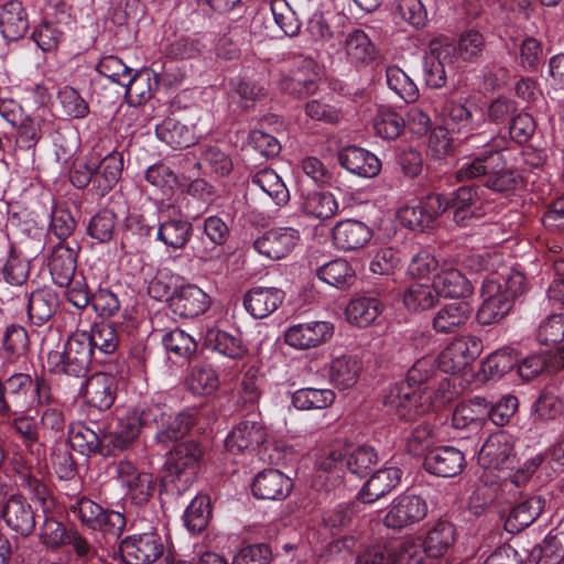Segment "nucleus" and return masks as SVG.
<instances>
[{
  "instance_id": "64",
  "label": "nucleus",
  "mask_w": 564,
  "mask_h": 564,
  "mask_svg": "<svg viewBox=\"0 0 564 564\" xmlns=\"http://www.w3.org/2000/svg\"><path fill=\"white\" fill-rule=\"evenodd\" d=\"M31 341L28 330L17 324L7 327L3 336V348L10 356L24 357L30 351Z\"/></svg>"
},
{
  "instance_id": "17",
  "label": "nucleus",
  "mask_w": 564,
  "mask_h": 564,
  "mask_svg": "<svg viewBox=\"0 0 564 564\" xmlns=\"http://www.w3.org/2000/svg\"><path fill=\"white\" fill-rule=\"evenodd\" d=\"M334 334V325L326 321H312L290 326L284 333V341L300 350L318 347Z\"/></svg>"
},
{
  "instance_id": "1",
  "label": "nucleus",
  "mask_w": 564,
  "mask_h": 564,
  "mask_svg": "<svg viewBox=\"0 0 564 564\" xmlns=\"http://www.w3.org/2000/svg\"><path fill=\"white\" fill-rule=\"evenodd\" d=\"M465 141L474 145L481 143V149L458 167L456 178L459 182L481 178L486 188L499 194H509L518 187L522 178L517 171L508 167L502 148L496 139L488 140L481 133H469Z\"/></svg>"
},
{
  "instance_id": "52",
  "label": "nucleus",
  "mask_w": 564,
  "mask_h": 564,
  "mask_svg": "<svg viewBox=\"0 0 564 564\" xmlns=\"http://www.w3.org/2000/svg\"><path fill=\"white\" fill-rule=\"evenodd\" d=\"M212 517L210 499L207 496H196L185 510L184 523L194 534L203 532Z\"/></svg>"
},
{
  "instance_id": "4",
  "label": "nucleus",
  "mask_w": 564,
  "mask_h": 564,
  "mask_svg": "<svg viewBox=\"0 0 564 564\" xmlns=\"http://www.w3.org/2000/svg\"><path fill=\"white\" fill-rule=\"evenodd\" d=\"M94 360L96 355L88 344L86 330H82L68 337L63 350L47 352L46 367L52 375L69 377L79 382L86 378Z\"/></svg>"
},
{
  "instance_id": "51",
  "label": "nucleus",
  "mask_w": 564,
  "mask_h": 564,
  "mask_svg": "<svg viewBox=\"0 0 564 564\" xmlns=\"http://www.w3.org/2000/svg\"><path fill=\"white\" fill-rule=\"evenodd\" d=\"M359 505L357 502L339 503L323 516L325 527L330 530H350L358 521Z\"/></svg>"
},
{
  "instance_id": "60",
  "label": "nucleus",
  "mask_w": 564,
  "mask_h": 564,
  "mask_svg": "<svg viewBox=\"0 0 564 564\" xmlns=\"http://www.w3.org/2000/svg\"><path fill=\"white\" fill-rule=\"evenodd\" d=\"M392 564H424L426 551L422 543L402 540L390 544Z\"/></svg>"
},
{
  "instance_id": "59",
  "label": "nucleus",
  "mask_w": 564,
  "mask_h": 564,
  "mask_svg": "<svg viewBox=\"0 0 564 564\" xmlns=\"http://www.w3.org/2000/svg\"><path fill=\"white\" fill-rule=\"evenodd\" d=\"M57 99L62 115L70 119H83L89 113L88 102L73 87L65 86L59 89Z\"/></svg>"
},
{
  "instance_id": "22",
  "label": "nucleus",
  "mask_w": 564,
  "mask_h": 564,
  "mask_svg": "<svg viewBox=\"0 0 564 564\" xmlns=\"http://www.w3.org/2000/svg\"><path fill=\"white\" fill-rule=\"evenodd\" d=\"M252 494L261 500H283L293 489V481L282 471L268 468L259 471L251 485Z\"/></svg>"
},
{
  "instance_id": "54",
  "label": "nucleus",
  "mask_w": 564,
  "mask_h": 564,
  "mask_svg": "<svg viewBox=\"0 0 564 564\" xmlns=\"http://www.w3.org/2000/svg\"><path fill=\"white\" fill-rule=\"evenodd\" d=\"M377 451L369 445H360L349 454L346 452V468L355 476H368L378 464Z\"/></svg>"
},
{
  "instance_id": "42",
  "label": "nucleus",
  "mask_w": 564,
  "mask_h": 564,
  "mask_svg": "<svg viewBox=\"0 0 564 564\" xmlns=\"http://www.w3.org/2000/svg\"><path fill=\"white\" fill-rule=\"evenodd\" d=\"M192 235V223L181 217L160 223L156 230V239L173 250L183 249Z\"/></svg>"
},
{
  "instance_id": "31",
  "label": "nucleus",
  "mask_w": 564,
  "mask_h": 564,
  "mask_svg": "<svg viewBox=\"0 0 564 564\" xmlns=\"http://www.w3.org/2000/svg\"><path fill=\"white\" fill-rule=\"evenodd\" d=\"M471 311L469 303L466 301L445 304L433 317V329L440 334L456 333L467 323Z\"/></svg>"
},
{
  "instance_id": "41",
  "label": "nucleus",
  "mask_w": 564,
  "mask_h": 564,
  "mask_svg": "<svg viewBox=\"0 0 564 564\" xmlns=\"http://www.w3.org/2000/svg\"><path fill=\"white\" fill-rule=\"evenodd\" d=\"M433 288L438 296L466 297L473 293L470 281L458 270H443L434 276Z\"/></svg>"
},
{
  "instance_id": "21",
  "label": "nucleus",
  "mask_w": 564,
  "mask_h": 564,
  "mask_svg": "<svg viewBox=\"0 0 564 564\" xmlns=\"http://www.w3.org/2000/svg\"><path fill=\"white\" fill-rule=\"evenodd\" d=\"M424 468L438 477H455L466 466L465 455L453 446H438L430 449L424 457Z\"/></svg>"
},
{
  "instance_id": "45",
  "label": "nucleus",
  "mask_w": 564,
  "mask_h": 564,
  "mask_svg": "<svg viewBox=\"0 0 564 564\" xmlns=\"http://www.w3.org/2000/svg\"><path fill=\"white\" fill-rule=\"evenodd\" d=\"M156 137L172 149L188 148L195 141L194 132L174 118H166L155 128Z\"/></svg>"
},
{
  "instance_id": "43",
  "label": "nucleus",
  "mask_w": 564,
  "mask_h": 564,
  "mask_svg": "<svg viewBox=\"0 0 564 564\" xmlns=\"http://www.w3.org/2000/svg\"><path fill=\"white\" fill-rule=\"evenodd\" d=\"M316 276L324 283L338 290L349 289L356 281V273L345 259H335L318 267Z\"/></svg>"
},
{
  "instance_id": "62",
  "label": "nucleus",
  "mask_w": 564,
  "mask_h": 564,
  "mask_svg": "<svg viewBox=\"0 0 564 564\" xmlns=\"http://www.w3.org/2000/svg\"><path fill=\"white\" fill-rule=\"evenodd\" d=\"M271 11L275 23L288 36H295L301 29V21L285 0H271Z\"/></svg>"
},
{
  "instance_id": "10",
  "label": "nucleus",
  "mask_w": 564,
  "mask_h": 564,
  "mask_svg": "<svg viewBox=\"0 0 564 564\" xmlns=\"http://www.w3.org/2000/svg\"><path fill=\"white\" fill-rule=\"evenodd\" d=\"M427 509V503L421 496L403 494L392 500L383 523L387 528L402 530L422 521Z\"/></svg>"
},
{
  "instance_id": "32",
  "label": "nucleus",
  "mask_w": 564,
  "mask_h": 564,
  "mask_svg": "<svg viewBox=\"0 0 564 564\" xmlns=\"http://www.w3.org/2000/svg\"><path fill=\"white\" fill-rule=\"evenodd\" d=\"M344 36L343 45L351 64L364 67L376 59L377 48L365 31L354 29Z\"/></svg>"
},
{
  "instance_id": "61",
  "label": "nucleus",
  "mask_w": 564,
  "mask_h": 564,
  "mask_svg": "<svg viewBox=\"0 0 564 564\" xmlns=\"http://www.w3.org/2000/svg\"><path fill=\"white\" fill-rule=\"evenodd\" d=\"M438 295L433 284H412L403 294V303L411 311L427 310L435 305Z\"/></svg>"
},
{
  "instance_id": "18",
  "label": "nucleus",
  "mask_w": 564,
  "mask_h": 564,
  "mask_svg": "<svg viewBox=\"0 0 564 564\" xmlns=\"http://www.w3.org/2000/svg\"><path fill=\"white\" fill-rule=\"evenodd\" d=\"M264 424L256 416L240 421L227 435L225 447L232 454H241L257 449L267 441Z\"/></svg>"
},
{
  "instance_id": "20",
  "label": "nucleus",
  "mask_w": 564,
  "mask_h": 564,
  "mask_svg": "<svg viewBox=\"0 0 564 564\" xmlns=\"http://www.w3.org/2000/svg\"><path fill=\"white\" fill-rule=\"evenodd\" d=\"M169 301L173 313L184 318L197 317L204 314L210 305L209 296L194 284L176 288Z\"/></svg>"
},
{
  "instance_id": "58",
  "label": "nucleus",
  "mask_w": 564,
  "mask_h": 564,
  "mask_svg": "<svg viewBox=\"0 0 564 564\" xmlns=\"http://www.w3.org/2000/svg\"><path fill=\"white\" fill-rule=\"evenodd\" d=\"M404 127V118L392 109L380 110L373 121V129L377 135L387 140H394L400 137Z\"/></svg>"
},
{
  "instance_id": "57",
  "label": "nucleus",
  "mask_w": 564,
  "mask_h": 564,
  "mask_svg": "<svg viewBox=\"0 0 564 564\" xmlns=\"http://www.w3.org/2000/svg\"><path fill=\"white\" fill-rule=\"evenodd\" d=\"M518 357L510 348H502L490 354L481 364V371L489 378H500L517 367Z\"/></svg>"
},
{
  "instance_id": "48",
  "label": "nucleus",
  "mask_w": 564,
  "mask_h": 564,
  "mask_svg": "<svg viewBox=\"0 0 564 564\" xmlns=\"http://www.w3.org/2000/svg\"><path fill=\"white\" fill-rule=\"evenodd\" d=\"M253 185L271 197L278 205H284L290 199V193L282 178L272 169H262L251 177Z\"/></svg>"
},
{
  "instance_id": "46",
  "label": "nucleus",
  "mask_w": 564,
  "mask_h": 564,
  "mask_svg": "<svg viewBox=\"0 0 564 564\" xmlns=\"http://www.w3.org/2000/svg\"><path fill=\"white\" fill-rule=\"evenodd\" d=\"M382 304L376 297H358L351 300L346 307V318L358 327L371 325L382 312Z\"/></svg>"
},
{
  "instance_id": "29",
  "label": "nucleus",
  "mask_w": 564,
  "mask_h": 564,
  "mask_svg": "<svg viewBox=\"0 0 564 564\" xmlns=\"http://www.w3.org/2000/svg\"><path fill=\"white\" fill-rule=\"evenodd\" d=\"M332 236L338 249L352 251L362 248L371 239L372 231L362 221L345 219L334 226Z\"/></svg>"
},
{
  "instance_id": "40",
  "label": "nucleus",
  "mask_w": 564,
  "mask_h": 564,
  "mask_svg": "<svg viewBox=\"0 0 564 564\" xmlns=\"http://www.w3.org/2000/svg\"><path fill=\"white\" fill-rule=\"evenodd\" d=\"M361 370V362L351 355L335 357L328 365L330 382L338 389H349L356 384Z\"/></svg>"
},
{
  "instance_id": "27",
  "label": "nucleus",
  "mask_w": 564,
  "mask_h": 564,
  "mask_svg": "<svg viewBox=\"0 0 564 564\" xmlns=\"http://www.w3.org/2000/svg\"><path fill=\"white\" fill-rule=\"evenodd\" d=\"M402 470L398 467H386L373 473L357 495L362 503H372L393 490L401 480Z\"/></svg>"
},
{
  "instance_id": "3",
  "label": "nucleus",
  "mask_w": 564,
  "mask_h": 564,
  "mask_svg": "<svg viewBox=\"0 0 564 564\" xmlns=\"http://www.w3.org/2000/svg\"><path fill=\"white\" fill-rule=\"evenodd\" d=\"M205 453L206 447L197 440L176 443L167 454L161 485L176 494L188 490L197 478Z\"/></svg>"
},
{
  "instance_id": "6",
  "label": "nucleus",
  "mask_w": 564,
  "mask_h": 564,
  "mask_svg": "<svg viewBox=\"0 0 564 564\" xmlns=\"http://www.w3.org/2000/svg\"><path fill=\"white\" fill-rule=\"evenodd\" d=\"M383 404L399 419L412 421L431 406V393L420 392L403 381L389 387L383 394Z\"/></svg>"
},
{
  "instance_id": "34",
  "label": "nucleus",
  "mask_w": 564,
  "mask_h": 564,
  "mask_svg": "<svg viewBox=\"0 0 564 564\" xmlns=\"http://www.w3.org/2000/svg\"><path fill=\"white\" fill-rule=\"evenodd\" d=\"M29 30L24 7L18 0L7 2L0 10V32L8 41H17Z\"/></svg>"
},
{
  "instance_id": "55",
  "label": "nucleus",
  "mask_w": 564,
  "mask_h": 564,
  "mask_svg": "<svg viewBox=\"0 0 564 564\" xmlns=\"http://www.w3.org/2000/svg\"><path fill=\"white\" fill-rule=\"evenodd\" d=\"M197 150L202 166L209 167L219 176H227L231 173L234 169L232 160L218 144H200Z\"/></svg>"
},
{
  "instance_id": "44",
  "label": "nucleus",
  "mask_w": 564,
  "mask_h": 564,
  "mask_svg": "<svg viewBox=\"0 0 564 564\" xmlns=\"http://www.w3.org/2000/svg\"><path fill=\"white\" fill-rule=\"evenodd\" d=\"M454 541V525L449 521L438 520L429 529L422 545L427 556L437 558L447 552Z\"/></svg>"
},
{
  "instance_id": "9",
  "label": "nucleus",
  "mask_w": 564,
  "mask_h": 564,
  "mask_svg": "<svg viewBox=\"0 0 564 564\" xmlns=\"http://www.w3.org/2000/svg\"><path fill=\"white\" fill-rule=\"evenodd\" d=\"M481 297L482 303L477 311L476 319L484 326L499 323L513 305L510 296L503 293L501 281L494 276L484 280Z\"/></svg>"
},
{
  "instance_id": "56",
  "label": "nucleus",
  "mask_w": 564,
  "mask_h": 564,
  "mask_svg": "<svg viewBox=\"0 0 564 564\" xmlns=\"http://www.w3.org/2000/svg\"><path fill=\"white\" fill-rule=\"evenodd\" d=\"M386 80L388 87L393 90L405 102H413L419 97V89L413 80L398 66L391 65L386 68Z\"/></svg>"
},
{
  "instance_id": "30",
  "label": "nucleus",
  "mask_w": 564,
  "mask_h": 564,
  "mask_svg": "<svg viewBox=\"0 0 564 564\" xmlns=\"http://www.w3.org/2000/svg\"><path fill=\"white\" fill-rule=\"evenodd\" d=\"M105 429L98 427V431L84 424H70L68 430V438L70 447L77 453L90 457L97 453L104 454L107 440L104 438Z\"/></svg>"
},
{
  "instance_id": "37",
  "label": "nucleus",
  "mask_w": 564,
  "mask_h": 564,
  "mask_svg": "<svg viewBox=\"0 0 564 564\" xmlns=\"http://www.w3.org/2000/svg\"><path fill=\"white\" fill-rule=\"evenodd\" d=\"M517 368L520 377L530 381L539 376L558 371L562 368V361L551 351H541L522 359L518 358Z\"/></svg>"
},
{
  "instance_id": "8",
  "label": "nucleus",
  "mask_w": 564,
  "mask_h": 564,
  "mask_svg": "<svg viewBox=\"0 0 564 564\" xmlns=\"http://www.w3.org/2000/svg\"><path fill=\"white\" fill-rule=\"evenodd\" d=\"M456 63V47L449 43L432 42L423 59V76L426 86L440 89L446 85Z\"/></svg>"
},
{
  "instance_id": "14",
  "label": "nucleus",
  "mask_w": 564,
  "mask_h": 564,
  "mask_svg": "<svg viewBox=\"0 0 564 564\" xmlns=\"http://www.w3.org/2000/svg\"><path fill=\"white\" fill-rule=\"evenodd\" d=\"M163 551L162 539L152 532L127 536L119 545L121 558L126 564H152Z\"/></svg>"
},
{
  "instance_id": "7",
  "label": "nucleus",
  "mask_w": 564,
  "mask_h": 564,
  "mask_svg": "<svg viewBox=\"0 0 564 564\" xmlns=\"http://www.w3.org/2000/svg\"><path fill=\"white\" fill-rule=\"evenodd\" d=\"M145 406L129 409L117 414L113 423L104 431L107 446L127 449L140 435L141 429L149 426Z\"/></svg>"
},
{
  "instance_id": "13",
  "label": "nucleus",
  "mask_w": 564,
  "mask_h": 564,
  "mask_svg": "<svg viewBox=\"0 0 564 564\" xmlns=\"http://www.w3.org/2000/svg\"><path fill=\"white\" fill-rule=\"evenodd\" d=\"M482 351V341L470 335L455 339L438 357V367L443 372L456 373L467 368Z\"/></svg>"
},
{
  "instance_id": "2",
  "label": "nucleus",
  "mask_w": 564,
  "mask_h": 564,
  "mask_svg": "<svg viewBox=\"0 0 564 564\" xmlns=\"http://www.w3.org/2000/svg\"><path fill=\"white\" fill-rule=\"evenodd\" d=\"M52 392L48 382L25 372H14L4 380L0 379V419L25 413L34 403L48 404Z\"/></svg>"
},
{
  "instance_id": "11",
  "label": "nucleus",
  "mask_w": 564,
  "mask_h": 564,
  "mask_svg": "<svg viewBox=\"0 0 564 564\" xmlns=\"http://www.w3.org/2000/svg\"><path fill=\"white\" fill-rule=\"evenodd\" d=\"M171 70L172 68L170 67L163 74H159L154 69H142L134 74L130 73L123 84L126 96L137 104L150 100L160 80H163L166 85L177 84L183 80V73L172 74Z\"/></svg>"
},
{
  "instance_id": "26",
  "label": "nucleus",
  "mask_w": 564,
  "mask_h": 564,
  "mask_svg": "<svg viewBox=\"0 0 564 564\" xmlns=\"http://www.w3.org/2000/svg\"><path fill=\"white\" fill-rule=\"evenodd\" d=\"M79 246L70 247L67 242H58L51 251L48 269L54 283L58 286L69 283L70 278L77 275V251Z\"/></svg>"
},
{
  "instance_id": "47",
  "label": "nucleus",
  "mask_w": 564,
  "mask_h": 564,
  "mask_svg": "<svg viewBox=\"0 0 564 564\" xmlns=\"http://www.w3.org/2000/svg\"><path fill=\"white\" fill-rule=\"evenodd\" d=\"M279 87L293 97L305 98L317 90V82L308 69H295L280 79Z\"/></svg>"
},
{
  "instance_id": "12",
  "label": "nucleus",
  "mask_w": 564,
  "mask_h": 564,
  "mask_svg": "<svg viewBox=\"0 0 564 564\" xmlns=\"http://www.w3.org/2000/svg\"><path fill=\"white\" fill-rule=\"evenodd\" d=\"M116 475L128 490L132 503L144 506L156 489V479L152 474L140 471L131 462L119 460L116 464Z\"/></svg>"
},
{
  "instance_id": "24",
  "label": "nucleus",
  "mask_w": 564,
  "mask_h": 564,
  "mask_svg": "<svg viewBox=\"0 0 564 564\" xmlns=\"http://www.w3.org/2000/svg\"><path fill=\"white\" fill-rule=\"evenodd\" d=\"M284 291L273 286H253L243 295V306L254 318H264L283 303Z\"/></svg>"
},
{
  "instance_id": "33",
  "label": "nucleus",
  "mask_w": 564,
  "mask_h": 564,
  "mask_svg": "<svg viewBox=\"0 0 564 564\" xmlns=\"http://www.w3.org/2000/svg\"><path fill=\"white\" fill-rule=\"evenodd\" d=\"M544 500L540 496H531L520 500L510 510L505 520V529L517 533L528 528L541 514Z\"/></svg>"
},
{
  "instance_id": "28",
  "label": "nucleus",
  "mask_w": 564,
  "mask_h": 564,
  "mask_svg": "<svg viewBox=\"0 0 564 564\" xmlns=\"http://www.w3.org/2000/svg\"><path fill=\"white\" fill-rule=\"evenodd\" d=\"M122 169L123 160L118 152L107 154L98 163L94 161V177L90 191L98 197H104L120 180Z\"/></svg>"
},
{
  "instance_id": "19",
  "label": "nucleus",
  "mask_w": 564,
  "mask_h": 564,
  "mask_svg": "<svg viewBox=\"0 0 564 564\" xmlns=\"http://www.w3.org/2000/svg\"><path fill=\"white\" fill-rule=\"evenodd\" d=\"M6 524L21 536H29L35 530V510L26 497L12 494L1 510Z\"/></svg>"
},
{
  "instance_id": "39",
  "label": "nucleus",
  "mask_w": 564,
  "mask_h": 564,
  "mask_svg": "<svg viewBox=\"0 0 564 564\" xmlns=\"http://www.w3.org/2000/svg\"><path fill=\"white\" fill-rule=\"evenodd\" d=\"M88 344L96 355V362H104V357L116 352L119 345V337L116 328L110 323H97L89 332H86Z\"/></svg>"
},
{
  "instance_id": "63",
  "label": "nucleus",
  "mask_w": 564,
  "mask_h": 564,
  "mask_svg": "<svg viewBox=\"0 0 564 564\" xmlns=\"http://www.w3.org/2000/svg\"><path fill=\"white\" fill-rule=\"evenodd\" d=\"M117 225V215L110 209H102L89 221L88 235L99 242H107L112 239Z\"/></svg>"
},
{
  "instance_id": "50",
  "label": "nucleus",
  "mask_w": 564,
  "mask_h": 564,
  "mask_svg": "<svg viewBox=\"0 0 564 564\" xmlns=\"http://www.w3.org/2000/svg\"><path fill=\"white\" fill-rule=\"evenodd\" d=\"M301 208L307 216L328 219L337 213L338 204L330 193L310 192L304 196Z\"/></svg>"
},
{
  "instance_id": "23",
  "label": "nucleus",
  "mask_w": 564,
  "mask_h": 564,
  "mask_svg": "<svg viewBox=\"0 0 564 564\" xmlns=\"http://www.w3.org/2000/svg\"><path fill=\"white\" fill-rule=\"evenodd\" d=\"M300 234L293 228H275L267 231L254 242V249L272 260L286 257L296 246Z\"/></svg>"
},
{
  "instance_id": "38",
  "label": "nucleus",
  "mask_w": 564,
  "mask_h": 564,
  "mask_svg": "<svg viewBox=\"0 0 564 564\" xmlns=\"http://www.w3.org/2000/svg\"><path fill=\"white\" fill-rule=\"evenodd\" d=\"M57 307L58 299L53 290L37 289L29 296L28 315L34 325L41 326L54 316Z\"/></svg>"
},
{
  "instance_id": "53",
  "label": "nucleus",
  "mask_w": 564,
  "mask_h": 564,
  "mask_svg": "<svg viewBox=\"0 0 564 564\" xmlns=\"http://www.w3.org/2000/svg\"><path fill=\"white\" fill-rule=\"evenodd\" d=\"M334 400L335 393L330 389L303 388L292 394V404L299 410L325 409Z\"/></svg>"
},
{
  "instance_id": "35",
  "label": "nucleus",
  "mask_w": 564,
  "mask_h": 564,
  "mask_svg": "<svg viewBox=\"0 0 564 564\" xmlns=\"http://www.w3.org/2000/svg\"><path fill=\"white\" fill-rule=\"evenodd\" d=\"M488 417L487 400L481 397H475L467 402L456 405L452 415V425L460 430L470 426L479 429L486 424Z\"/></svg>"
},
{
  "instance_id": "15",
  "label": "nucleus",
  "mask_w": 564,
  "mask_h": 564,
  "mask_svg": "<svg viewBox=\"0 0 564 564\" xmlns=\"http://www.w3.org/2000/svg\"><path fill=\"white\" fill-rule=\"evenodd\" d=\"M118 383L113 375L102 371L79 381V392L86 404L100 412L109 410L117 398Z\"/></svg>"
},
{
  "instance_id": "49",
  "label": "nucleus",
  "mask_w": 564,
  "mask_h": 564,
  "mask_svg": "<svg viewBox=\"0 0 564 564\" xmlns=\"http://www.w3.org/2000/svg\"><path fill=\"white\" fill-rule=\"evenodd\" d=\"M442 111L445 116V128L451 132L468 133L476 127L471 110L464 104L447 101Z\"/></svg>"
},
{
  "instance_id": "5",
  "label": "nucleus",
  "mask_w": 564,
  "mask_h": 564,
  "mask_svg": "<svg viewBox=\"0 0 564 564\" xmlns=\"http://www.w3.org/2000/svg\"><path fill=\"white\" fill-rule=\"evenodd\" d=\"M145 414L149 426L156 429L154 441L163 446L178 443L196 424L194 410L171 412L160 404H149L145 405Z\"/></svg>"
},
{
  "instance_id": "16",
  "label": "nucleus",
  "mask_w": 564,
  "mask_h": 564,
  "mask_svg": "<svg viewBox=\"0 0 564 564\" xmlns=\"http://www.w3.org/2000/svg\"><path fill=\"white\" fill-rule=\"evenodd\" d=\"M478 463L484 468L513 469L516 455L512 437L502 431L491 434L478 453Z\"/></svg>"
},
{
  "instance_id": "36",
  "label": "nucleus",
  "mask_w": 564,
  "mask_h": 564,
  "mask_svg": "<svg viewBox=\"0 0 564 564\" xmlns=\"http://www.w3.org/2000/svg\"><path fill=\"white\" fill-rule=\"evenodd\" d=\"M204 348L216 351L230 359H240L247 348L242 344L240 336L232 335L219 328H209L204 335Z\"/></svg>"
},
{
  "instance_id": "25",
  "label": "nucleus",
  "mask_w": 564,
  "mask_h": 564,
  "mask_svg": "<svg viewBox=\"0 0 564 564\" xmlns=\"http://www.w3.org/2000/svg\"><path fill=\"white\" fill-rule=\"evenodd\" d=\"M337 161L341 167L360 177H375L381 170L380 160L357 145H348L338 151Z\"/></svg>"
}]
</instances>
